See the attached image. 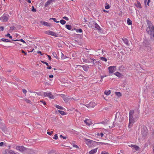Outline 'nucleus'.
I'll list each match as a JSON object with an SVG mask.
<instances>
[{
  "instance_id": "nucleus-30",
  "label": "nucleus",
  "mask_w": 154,
  "mask_h": 154,
  "mask_svg": "<svg viewBox=\"0 0 154 154\" xmlns=\"http://www.w3.org/2000/svg\"><path fill=\"white\" fill-rule=\"evenodd\" d=\"M97 135L98 137L100 136L101 137H102L103 136L104 134L103 133H97Z\"/></svg>"
},
{
  "instance_id": "nucleus-24",
  "label": "nucleus",
  "mask_w": 154,
  "mask_h": 154,
  "mask_svg": "<svg viewBox=\"0 0 154 154\" xmlns=\"http://www.w3.org/2000/svg\"><path fill=\"white\" fill-rule=\"evenodd\" d=\"M12 40L14 41H21V42H23V43H26V42L24 40H23L22 39H19V40H18V39H16V40L12 39Z\"/></svg>"
},
{
  "instance_id": "nucleus-17",
  "label": "nucleus",
  "mask_w": 154,
  "mask_h": 154,
  "mask_svg": "<svg viewBox=\"0 0 154 154\" xmlns=\"http://www.w3.org/2000/svg\"><path fill=\"white\" fill-rule=\"evenodd\" d=\"M98 148H96L94 149H92L89 152L90 154H94L97 151Z\"/></svg>"
},
{
  "instance_id": "nucleus-25",
  "label": "nucleus",
  "mask_w": 154,
  "mask_h": 154,
  "mask_svg": "<svg viewBox=\"0 0 154 154\" xmlns=\"http://www.w3.org/2000/svg\"><path fill=\"white\" fill-rule=\"evenodd\" d=\"M134 113V110H131L129 112V117H133V115Z\"/></svg>"
},
{
  "instance_id": "nucleus-36",
  "label": "nucleus",
  "mask_w": 154,
  "mask_h": 154,
  "mask_svg": "<svg viewBox=\"0 0 154 154\" xmlns=\"http://www.w3.org/2000/svg\"><path fill=\"white\" fill-rule=\"evenodd\" d=\"M76 31L77 32H79V33H81L82 32V30L81 29H77L76 30Z\"/></svg>"
},
{
  "instance_id": "nucleus-33",
  "label": "nucleus",
  "mask_w": 154,
  "mask_h": 154,
  "mask_svg": "<svg viewBox=\"0 0 154 154\" xmlns=\"http://www.w3.org/2000/svg\"><path fill=\"white\" fill-rule=\"evenodd\" d=\"M97 143L98 144H100L101 145H106L108 144L107 143H103V142H97Z\"/></svg>"
},
{
  "instance_id": "nucleus-23",
  "label": "nucleus",
  "mask_w": 154,
  "mask_h": 154,
  "mask_svg": "<svg viewBox=\"0 0 154 154\" xmlns=\"http://www.w3.org/2000/svg\"><path fill=\"white\" fill-rule=\"evenodd\" d=\"M104 94L107 95H109L111 93L110 90L105 91H104Z\"/></svg>"
},
{
  "instance_id": "nucleus-61",
  "label": "nucleus",
  "mask_w": 154,
  "mask_h": 154,
  "mask_svg": "<svg viewBox=\"0 0 154 154\" xmlns=\"http://www.w3.org/2000/svg\"><path fill=\"white\" fill-rule=\"evenodd\" d=\"M47 68L48 69H50L51 68V66H50L48 67H47Z\"/></svg>"
},
{
  "instance_id": "nucleus-3",
  "label": "nucleus",
  "mask_w": 154,
  "mask_h": 154,
  "mask_svg": "<svg viewBox=\"0 0 154 154\" xmlns=\"http://www.w3.org/2000/svg\"><path fill=\"white\" fill-rule=\"evenodd\" d=\"M85 140L86 144L90 147L92 145H95L97 143L96 142L86 138L85 139Z\"/></svg>"
},
{
  "instance_id": "nucleus-46",
  "label": "nucleus",
  "mask_w": 154,
  "mask_h": 154,
  "mask_svg": "<svg viewBox=\"0 0 154 154\" xmlns=\"http://www.w3.org/2000/svg\"><path fill=\"white\" fill-rule=\"evenodd\" d=\"M53 55L55 58H56L57 57V55L55 52H53L52 53Z\"/></svg>"
},
{
  "instance_id": "nucleus-20",
  "label": "nucleus",
  "mask_w": 154,
  "mask_h": 154,
  "mask_svg": "<svg viewBox=\"0 0 154 154\" xmlns=\"http://www.w3.org/2000/svg\"><path fill=\"white\" fill-rule=\"evenodd\" d=\"M1 40L3 42H11V43H13V42H11L10 40L8 39L2 38L1 39Z\"/></svg>"
},
{
  "instance_id": "nucleus-28",
  "label": "nucleus",
  "mask_w": 154,
  "mask_h": 154,
  "mask_svg": "<svg viewBox=\"0 0 154 154\" xmlns=\"http://www.w3.org/2000/svg\"><path fill=\"white\" fill-rule=\"evenodd\" d=\"M55 107L59 109H64V108L63 107L57 105H56Z\"/></svg>"
},
{
  "instance_id": "nucleus-7",
  "label": "nucleus",
  "mask_w": 154,
  "mask_h": 154,
  "mask_svg": "<svg viewBox=\"0 0 154 154\" xmlns=\"http://www.w3.org/2000/svg\"><path fill=\"white\" fill-rule=\"evenodd\" d=\"M45 33L47 34L55 37H57L58 35L56 33L50 30H48L45 31Z\"/></svg>"
},
{
  "instance_id": "nucleus-32",
  "label": "nucleus",
  "mask_w": 154,
  "mask_h": 154,
  "mask_svg": "<svg viewBox=\"0 0 154 154\" xmlns=\"http://www.w3.org/2000/svg\"><path fill=\"white\" fill-rule=\"evenodd\" d=\"M58 112L62 115H64L65 114V112L63 111L59 110Z\"/></svg>"
},
{
  "instance_id": "nucleus-54",
  "label": "nucleus",
  "mask_w": 154,
  "mask_h": 154,
  "mask_svg": "<svg viewBox=\"0 0 154 154\" xmlns=\"http://www.w3.org/2000/svg\"><path fill=\"white\" fill-rule=\"evenodd\" d=\"M73 147H75V148H79L78 146L77 145H75V144L73 145Z\"/></svg>"
},
{
  "instance_id": "nucleus-58",
  "label": "nucleus",
  "mask_w": 154,
  "mask_h": 154,
  "mask_svg": "<svg viewBox=\"0 0 154 154\" xmlns=\"http://www.w3.org/2000/svg\"><path fill=\"white\" fill-rule=\"evenodd\" d=\"M99 124H105V122H101L100 123H99Z\"/></svg>"
},
{
  "instance_id": "nucleus-12",
  "label": "nucleus",
  "mask_w": 154,
  "mask_h": 154,
  "mask_svg": "<svg viewBox=\"0 0 154 154\" xmlns=\"http://www.w3.org/2000/svg\"><path fill=\"white\" fill-rule=\"evenodd\" d=\"M55 0H48V1L45 3V6L47 7L49 6L50 4L52 3L53 2H54Z\"/></svg>"
},
{
  "instance_id": "nucleus-57",
  "label": "nucleus",
  "mask_w": 154,
  "mask_h": 154,
  "mask_svg": "<svg viewBox=\"0 0 154 154\" xmlns=\"http://www.w3.org/2000/svg\"><path fill=\"white\" fill-rule=\"evenodd\" d=\"M53 77V75H49V77L50 78H52Z\"/></svg>"
},
{
  "instance_id": "nucleus-15",
  "label": "nucleus",
  "mask_w": 154,
  "mask_h": 154,
  "mask_svg": "<svg viewBox=\"0 0 154 154\" xmlns=\"http://www.w3.org/2000/svg\"><path fill=\"white\" fill-rule=\"evenodd\" d=\"M84 121L88 126H90L91 124V122L89 119H86Z\"/></svg>"
},
{
  "instance_id": "nucleus-27",
  "label": "nucleus",
  "mask_w": 154,
  "mask_h": 154,
  "mask_svg": "<svg viewBox=\"0 0 154 154\" xmlns=\"http://www.w3.org/2000/svg\"><path fill=\"white\" fill-rule=\"evenodd\" d=\"M94 26L98 30H99L100 29V26L96 23L94 25Z\"/></svg>"
},
{
  "instance_id": "nucleus-31",
  "label": "nucleus",
  "mask_w": 154,
  "mask_h": 154,
  "mask_svg": "<svg viewBox=\"0 0 154 154\" xmlns=\"http://www.w3.org/2000/svg\"><path fill=\"white\" fill-rule=\"evenodd\" d=\"M60 23L62 25H64L66 23V21L63 20H61L60 21Z\"/></svg>"
},
{
  "instance_id": "nucleus-34",
  "label": "nucleus",
  "mask_w": 154,
  "mask_h": 154,
  "mask_svg": "<svg viewBox=\"0 0 154 154\" xmlns=\"http://www.w3.org/2000/svg\"><path fill=\"white\" fill-rule=\"evenodd\" d=\"M53 20L56 23H58L59 22V21H57V19L55 18H51L50 20Z\"/></svg>"
},
{
  "instance_id": "nucleus-8",
  "label": "nucleus",
  "mask_w": 154,
  "mask_h": 154,
  "mask_svg": "<svg viewBox=\"0 0 154 154\" xmlns=\"http://www.w3.org/2000/svg\"><path fill=\"white\" fill-rule=\"evenodd\" d=\"M108 69L110 73H112L116 70V67L114 66H110L108 67Z\"/></svg>"
},
{
  "instance_id": "nucleus-40",
  "label": "nucleus",
  "mask_w": 154,
  "mask_h": 154,
  "mask_svg": "<svg viewBox=\"0 0 154 154\" xmlns=\"http://www.w3.org/2000/svg\"><path fill=\"white\" fill-rule=\"evenodd\" d=\"M15 29V27L14 26H11L10 27V30L13 31Z\"/></svg>"
},
{
  "instance_id": "nucleus-9",
  "label": "nucleus",
  "mask_w": 154,
  "mask_h": 154,
  "mask_svg": "<svg viewBox=\"0 0 154 154\" xmlns=\"http://www.w3.org/2000/svg\"><path fill=\"white\" fill-rule=\"evenodd\" d=\"M129 123L128 125V127L129 128H131L134 123V120L133 117H129Z\"/></svg>"
},
{
  "instance_id": "nucleus-41",
  "label": "nucleus",
  "mask_w": 154,
  "mask_h": 154,
  "mask_svg": "<svg viewBox=\"0 0 154 154\" xmlns=\"http://www.w3.org/2000/svg\"><path fill=\"white\" fill-rule=\"evenodd\" d=\"M66 57V56H65L64 54H63L62 53V57L61 58L63 59H65Z\"/></svg>"
},
{
  "instance_id": "nucleus-49",
  "label": "nucleus",
  "mask_w": 154,
  "mask_h": 154,
  "mask_svg": "<svg viewBox=\"0 0 154 154\" xmlns=\"http://www.w3.org/2000/svg\"><path fill=\"white\" fill-rule=\"evenodd\" d=\"M63 18L66 20H69L68 18L66 17H64Z\"/></svg>"
},
{
  "instance_id": "nucleus-11",
  "label": "nucleus",
  "mask_w": 154,
  "mask_h": 154,
  "mask_svg": "<svg viewBox=\"0 0 154 154\" xmlns=\"http://www.w3.org/2000/svg\"><path fill=\"white\" fill-rule=\"evenodd\" d=\"M96 105V103L94 101L91 102L89 104L87 105V106L90 108H93Z\"/></svg>"
},
{
  "instance_id": "nucleus-48",
  "label": "nucleus",
  "mask_w": 154,
  "mask_h": 154,
  "mask_svg": "<svg viewBox=\"0 0 154 154\" xmlns=\"http://www.w3.org/2000/svg\"><path fill=\"white\" fill-rule=\"evenodd\" d=\"M41 62L44 64H45L47 66H48L49 65L48 63H47L46 62L44 61H41Z\"/></svg>"
},
{
  "instance_id": "nucleus-55",
  "label": "nucleus",
  "mask_w": 154,
  "mask_h": 154,
  "mask_svg": "<svg viewBox=\"0 0 154 154\" xmlns=\"http://www.w3.org/2000/svg\"><path fill=\"white\" fill-rule=\"evenodd\" d=\"M4 144V143L3 142H1L0 143V146H2Z\"/></svg>"
},
{
  "instance_id": "nucleus-37",
  "label": "nucleus",
  "mask_w": 154,
  "mask_h": 154,
  "mask_svg": "<svg viewBox=\"0 0 154 154\" xmlns=\"http://www.w3.org/2000/svg\"><path fill=\"white\" fill-rule=\"evenodd\" d=\"M100 60H101L104 61H105V62H106L107 60V59L105 57H101L100 58Z\"/></svg>"
},
{
  "instance_id": "nucleus-16",
  "label": "nucleus",
  "mask_w": 154,
  "mask_h": 154,
  "mask_svg": "<svg viewBox=\"0 0 154 154\" xmlns=\"http://www.w3.org/2000/svg\"><path fill=\"white\" fill-rule=\"evenodd\" d=\"M129 146L131 147H133L137 151L139 149V147L135 145L131 144L130 145H129Z\"/></svg>"
},
{
  "instance_id": "nucleus-50",
  "label": "nucleus",
  "mask_w": 154,
  "mask_h": 154,
  "mask_svg": "<svg viewBox=\"0 0 154 154\" xmlns=\"http://www.w3.org/2000/svg\"><path fill=\"white\" fill-rule=\"evenodd\" d=\"M0 30L2 31H3L4 29V27L3 26H1L0 27Z\"/></svg>"
},
{
  "instance_id": "nucleus-22",
  "label": "nucleus",
  "mask_w": 154,
  "mask_h": 154,
  "mask_svg": "<svg viewBox=\"0 0 154 154\" xmlns=\"http://www.w3.org/2000/svg\"><path fill=\"white\" fill-rule=\"evenodd\" d=\"M127 24L128 25H131L132 24V22L131 20L129 18H128L127 20Z\"/></svg>"
},
{
  "instance_id": "nucleus-59",
  "label": "nucleus",
  "mask_w": 154,
  "mask_h": 154,
  "mask_svg": "<svg viewBox=\"0 0 154 154\" xmlns=\"http://www.w3.org/2000/svg\"><path fill=\"white\" fill-rule=\"evenodd\" d=\"M150 2V0H148L147 2V4L148 5H149V3Z\"/></svg>"
},
{
  "instance_id": "nucleus-2",
  "label": "nucleus",
  "mask_w": 154,
  "mask_h": 154,
  "mask_svg": "<svg viewBox=\"0 0 154 154\" xmlns=\"http://www.w3.org/2000/svg\"><path fill=\"white\" fill-rule=\"evenodd\" d=\"M83 61L85 63H91L93 65L95 63L94 61L96 60L95 59L92 58L90 57H88L87 58H83L82 59Z\"/></svg>"
},
{
  "instance_id": "nucleus-35",
  "label": "nucleus",
  "mask_w": 154,
  "mask_h": 154,
  "mask_svg": "<svg viewBox=\"0 0 154 154\" xmlns=\"http://www.w3.org/2000/svg\"><path fill=\"white\" fill-rule=\"evenodd\" d=\"M115 93L116 95L120 97L122 95L119 92H116Z\"/></svg>"
},
{
  "instance_id": "nucleus-19",
  "label": "nucleus",
  "mask_w": 154,
  "mask_h": 154,
  "mask_svg": "<svg viewBox=\"0 0 154 154\" xmlns=\"http://www.w3.org/2000/svg\"><path fill=\"white\" fill-rule=\"evenodd\" d=\"M26 151H27L29 154H33L34 153L33 151L31 149L27 148V150Z\"/></svg>"
},
{
  "instance_id": "nucleus-42",
  "label": "nucleus",
  "mask_w": 154,
  "mask_h": 154,
  "mask_svg": "<svg viewBox=\"0 0 154 154\" xmlns=\"http://www.w3.org/2000/svg\"><path fill=\"white\" fill-rule=\"evenodd\" d=\"M109 5H107L105 6V8L106 9H108L109 8Z\"/></svg>"
},
{
  "instance_id": "nucleus-53",
  "label": "nucleus",
  "mask_w": 154,
  "mask_h": 154,
  "mask_svg": "<svg viewBox=\"0 0 154 154\" xmlns=\"http://www.w3.org/2000/svg\"><path fill=\"white\" fill-rule=\"evenodd\" d=\"M106 76H107V75H106L101 76V79H103L104 77H106Z\"/></svg>"
},
{
  "instance_id": "nucleus-18",
  "label": "nucleus",
  "mask_w": 154,
  "mask_h": 154,
  "mask_svg": "<svg viewBox=\"0 0 154 154\" xmlns=\"http://www.w3.org/2000/svg\"><path fill=\"white\" fill-rule=\"evenodd\" d=\"M122 40H123L124 42L127 46L129 45V44L128 43V40L126 38H122Z\"/></svg>"
},
{
  "instance_id": "nucleus-43",
  "label": "nucleus",
  "mask_w": 154,
  "mask_h": 154,
  "mask_svg": "<svg viewBox=\"0 0 154 154\" xmlns=\"http://www.w3.org/2000/svg\"><path fill=\"white\" fill-rule=\"evenodd\" d=\"M25 101L27 103H30L31 102L30 100L26 99H25Z\"/></svg>"
},
{
  "instance_id": "nucleus-60",
  "label": "nucleus",
  "mask_w": 154,
  "mask_h": 154,
  "mask_svg": "<svg viewBox=\"0 0 154 154\" xmlns=\"http://www.w3.org/2000/svg\"><path fill=\"white\" fill-rule=\"evenodd\" d=\"M27 2L29 3H31V1L30 0H26Z\"/></svg>"
},
{
  "instance_id": "nucleus-44",
  "label": "nucleus",
  "mask_w": 154,
  "mask_h": 154,
  "mask_svg": "<svg viewBox=\"0 0 154 154\" xmlns=\"http://www.w3.org/2000/svg\"><path fill=\"white\" fill-rule=\"evenodd\" d=\"M32 11L34 12H35L36 11V9H35L34 8L33 6H32Z\"/></svg>"
},
{
  "instance_id": "nucleus-63",
  "label": "nucleus",
  "mask_w": 154,
  "mask_h": 154,
  "mask_svg": "<svg viewBox=\"0 0 154 154\" xmlns=\"http://www.w3.org/2000/svg\"><path fill=\"white\" fill-rule=\"evenodd\" d=\"M38 54H40L41 55H42V52H41V51H38Z\"/></svg>"
},
{
  "instance_id": "nucleus-52",
  "label": "nucleus",
  "mask_w": 154,
  "mask_h": 154,
  "mask_svg": "<svg viewBox=\"0 0 154 154\" xmlns=\"http://www.w3.org/2000/svg\"><path fill=\"white\" fill-rule=\"evenodd\" d=\"M101 154H108V153L107 152L104 151L102 152H101Z\"/></svg>"
},
{
  "instance_id": "nucleus-4",
  "label": "nucleus",
  "mask_w": 154,
  "mask_h": 154,
  "mask_svg": "<svg viewBox=\"0 0 154 154\" xmlns=\"http://www.w3.org/2000/svg\"><path fill=\"white\" fill-rule=\"evenodd\" d=\"M9 17L10 16L8 14H4L3 15L0 17V20L2 22H7L8 20Z\"/></svg>"
},
{
  "instance_id": "nucleus-1",
  "label": "nucleus",
  "mask_w": 154,
  "mask_h": 154,
  "mask_svg": "<svg viewBox=\"0 0 154 154\" xmlns=\"http://www.w3.org/2000/svg\"><path fill=\"white\" fill-rule=\"evenodd\" d=\"M148 27L146 29L147 33L151 36H154V26L149 21L147 22Z\"/></svg>"
},
{
  "instance_id": "nucleus-56",
  "label": "nucleus",
  "mask_w": 154,
  "mask_h": 154,
  "mask_svg": "<svg viewBox=\"0 0 154 154\" xmlns=\"http://www.w3.org/2000/svg\"><path fill=\"white\" fill-rule=\"evenodd\" d=\"M22 51V52L25 55H27V53L26 52H25V51H23V50H22L21 51Z\"/></svg>"
},
{
  "instance_id": "nucleus-5",
  "label": "nucleus",
  "mask_w": 154,
  "mask_h": 154,
  "mask_svg": "<svg viewBox=\"0 0 154 154\" xmlns=\"http://www.w3.org/2000/svg\"><path fill=\"white\" fill-rule=\"evenodd\" d=\"M15 149L17 151L21 152H23L27 150V148L23 146H17Z\"/></svg>"
},
{
  "instance_id": "nucleus-29",
  "label": "nucleus",
  "mask_w": 154,
  "mask_h": 154,
  "mask_svg": "<svg viewBox=\"0 0 154 154\" xmlns=\"http://www.w3.org/2000/svg\"><path fill=\"white\" fill-rule=\"evenodd\" d=\"M115 75L119 77L121 76V74L119 72H116L115 73Z\"/></svg>"
},
{
  "instance_id": "nucleus-14",
  "label": "nucleus",
  "mask_w": 154,
  "mask_h": 154,
  "mask_svg": "<svg viewBox=\"0 0 154 154\" xmlns=\"http://www.w3.org/2000/svg\"><path fill=\"white\" fill-rule=\"evenodd\" d=\"M95 22L94 21H91L89 22L88 24V26L90 28H92L94 26Z\"/></svg>"
},
{
  "instance_id": "nucleus-64",
  "label": "nucleus",
  "mask_w": 154,
  "mask_h": 154,
  "mask_svg": "<svg viewBox=\"0 0 154 154\" xmlns=\"http://www.w3.org/2000/svg\"><path fill=\"white\" fill-rule=\"evenodd\" d=\"M146 2L147 0H144V2L145 5H146Z\"/></svg>"
},
{
  "instance_id": "nucleus-38",
  "label": "nucleus",
  "mask_w": 154,
  "mask_h": 154,
  "mask_svg": "<svg viewBox=\"0 0 154 154\" xmlns=\"http://www.w3.org/2000/svg\"><path fill=\"white\" fill-rule=\"evenodd\" d=\"M5 37H9L10 38H12V36L10 35V34L8 33L7 34L5 35Z\"/></svg>"
},
{
  "instance_id": "nucleus-13",
  "label": "nucleus",
  "mask_w": 154,
  "mask_h": 154,
  "mask_svg": "<svg viewBox=\"0 0 154 154\" xmlns=\"http://www.w3.org/2000/svg\"><path fill=\"white\" fill-rule=\"evenodd\" d=\"M40 23L42 25L47 26H51V24L45 21H40Z\"/></svg>"
},
{
  "instance_id": "nucleus-51",
  "label": "nucleus",
  "mask_w": 154,
  "mask_h": 154,
  "mask_svg": "<svg viewBox=\"0 0 154 154\" xmlns=\"http://www.w3.org/2000/svg\"><path fill=\"white\" fill-rule=\"evenodd\" d=\"M23 91L24 94H26L27 92V91L25 89H23Z\"/></svg>"
},
{
  "instance_id": "nucleus-47",
  "label": "nucleus",
  "mask_w": 154,
  "mask_h": 154,
  "mask_svg": "<svg viewBox=\"0 0 154 154\" xmlns=\"http://www.w3.org/2000/svg\"><path fill=\"white\" fill-rule=\"evenodd\" d=\"M60 138H62L63 139H66L67 137H64L63 136H62V135H60Z\"/></svg>"
},
{
  "instance_id": "nucleus-39",
  "label": "nucleus",
  "mask_w": 154,
  "mask_h": 154,
  "mask_svg": "<svg viewBox=\"0 0 154 154\" xmlns=\"http://www.w3.org/2000/svg\"><path fill=\"white\" fill-rule=\"evenodd\" d=\"M53 139L55 140H57L58 138V137L57 135L56 134L54 136V137H53Z\"/></svg>"
},
{
  "instance_id": "nucleus-62",
  "label": "nucleus",
  "mask_w": 154,
  "mask_h": 154,
  "mask_svg": "<svg viewBox=\"0 0 154 154\" xmlns=\"http://www.w3.org/2000/svg\"><path fill=\"white\" fill-rule=\"evenodd\" d=\"M48 58H49V59L50 60H51V56H49V55H48Z\"/></svg>"
},
{
  "instance_id": "nucleus-26",
  "label": "nucleus",
  "mask_w": 154,
  "mask_h": 154,
  "mask_svg": "<svg viewBox=\"0 0 154 154\" xmlns=\"http://www.w3.org/2000/svg\"><path fill=\"white\" fill-rule=\"evenodd\" d=\"M66 28L69 30H71L72 29V26L71 25H66Z\"/></svg>"
},
{
  "instance_id": "nucleus-45",
  "label": "nucleus",
  "mask_w": 154,
  "mask_h": 154,
  "mask_svg": "<svg viewBox=\"0 0 154 154\" xmlns=\"http://www.w3.org/2000/svg\"><path fill=\"white\" fill-rule=\"evenodd\" d=\"M53 133V131H51V132H49V131H48L47 134L49 135H51Z\"/></svg>"
},
{
  "instance_id": "nucleus-21",
  "label": "nucleus",
  "mask_w": 154,
  "mask_h": 154,
  "mask_svg": "<svg viewBox=\"0 0 154 154\" xmlns=\"http://www.w3.org/2000/svg\"><path fill=\"white\" fill-rule=\"evenodd\" d=\"M135 5L138 8H141V6L140 3L138 1H137V3L135 4Z\"/></svg>"
},
{
  "instance_id": "nucleus-6",
  "label": "nucleus",
  "mask_w": 154,
  "mask_h": 154,
  "mask_svg": "<svg viewBox=\"0 0 154 154\" xmlns=\"http://www.w3.org/2000/svg\"><path fill=\"white\" fill-rule=\"evenodd\" d=\"M42 95H43L45 97H48L50 99H54V96L50 92H43Z\"/></svg>"
},
{
  "instance_id": "nucleus-10",
  "label": "nucleus",
  "mask_w": 154,
  "mask_h": 154,
  "mask_svg": "<svg viewBox=\"0 0 154 154\" xmlns=\"http://www.w3.org/2000/svg\"><path fill=\"white\" fill-rule=\"evenodd\" d=\"M3 154H17L14 151L9 149H5L3 152Z\"/></svg>"
}]
</instances>
